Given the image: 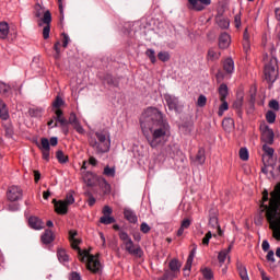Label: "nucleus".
<instances>
[{"label":"nucleus","mask_w":280,"mask_h":280,"mask_svg":"<svg viewBox=\"0 0 280 280\" xmlns=\"http://www.w3.org/2000/svg\"><path fill=\"white\" fill-rule=\"evenodd\" d=\"M141 130L151 148L163 145L170 137V124L156 107H149L140 117Z\"/></svg>","instance_id":"f257e3e1"},{"label":"nucleus","mask_w":280,"mask_h":280,"mask_svg":"<svg viewBox=\"0 0 280 280\" xmlns=\"http://www.w3.org/2000/svg\"><path fill=\"white\" fill-rule=\"evenodd\" d=\"M269 206L266 209V220L269 228L273 231V237L280 242V182L276 185L275 190L270 194Z\"/></svg>","instance_id":"f03ea898"},{"label":"nucleus","mask_w":280,"mask_h":280,"mask_svg":"<svg viewBox=\"0 0 280 280\" xmlns=\"http://www.w3.org/2000/svg\"><path fill=\"white\" fill-rule=\"evenodd\" d=\"M70 242L73 250H78L80 261H82L83 264H86L88 270L94 273L100 272L101 264L97 257L95 255H91L86 249L81 250L80 246H78L80 244V240L71 238Z\"/></svg>","instance_id":"7ed1b4c3"},{"label":"nucleus","mask_w":280,"mask_h":280,"mask_svg":"<svg viewBox=\"0 0 280 280\" xmlns=\"http://www.w3.org/2000/svg\"><path fill=\"white\" fill-rule=\"evenodd\" d=\"M89 144L97 154H106L110 150V133L106 130L96 131L89 138Z\"/></svg>","instance_id":"20e7f679"},{"label":"nucleus","mask_w":280,"mask_h":280,"mask_svg":"<svg viewBox=\"0 0 280 280\" xmlns=\"http://www.w3.org/2000/svg\"><path fill=\"white\" fill-rule=\"evenodd\" d=\"M118 236L125 246V250L129 255H132V257H137L138 259H141V257H143V249H141L140 245H136L135 242H132V238H130L128 232L120 230Z\"/></svg>","instance_id":"39448f33"},{"label":"nucleus","mask_w":280,"mask_h":280,"mask_svg":"<svg viewBox=\"0 0 280 280\" xmlns=\"http://www.w3.org/2000/svg\"><path fill=\"white\" fill-rule=\"evenodd\" d=\"M277 75H279V70H277V58H271L270 61L265 65L264 78L270 86L277 82Z\"/></svg>","instance_id":"423d86ee"},{"label":"nucleus","mask_w":280,"mask_h":280,"mask_svg":"<svg viewBox=\"0 0 280 280\" xmlns=\"http://www.w3.org/2000/svg\"><path fill=\"white\" fill-rule=\"evenodd\" d=\"M43 24L45 25L43 28V38L47 40V38H49V33L51 32V12H44L43 18L38 21L39 27H42Z\"/></svg>","instance_id":"0eeeda50"},{"label":"nucleus","mask_w":280,"mask_h":280,"mask_svg":"<svg viewBox=\"0 0 280 280\" xmlns=\"http://www.w3.org/2000/svg\"><path fill=\"white\" fill-rule=\"evenodd\" d=\"M260 132H261V140L265 143H269V145H272V143H275V131H272V129H270L268 125L261 124Z\"/></svg>","instance_id":"6e6552de"},{"label":"nucleus","mask_w":280,"mask_h":280,"mask_svg":"<svg viewBox=\"0 0 280 280\" xmlns=\"http://www.w3.org/2000/svg\"><path fill=\"white\" fill-rule=\"evenodd\" d=\"M7 198L10 202H16L23 198V189L19 186H10L7 191Z\"/></svg>","instance_id":"1a4fd4ad"},{"label":"nucleus","mask_w":280,"mask_h":280,"mask_svg":"<svg viewBox=\"0 0 280 280\" xmlns=\"http://www.w3.org/2000/svg\"><path fill=\"white\" fill-rule=\"evenodd\" d=\"M164 100L166 102V105L168 106V110H175V113H178L180 110V101L178 97L172 94H164Z\"/></svg>","instance_id":"9d476101"},{"label":"nucleus","mask_w":280,"mask_h":280,"mask_svg":"<svg viewBox=\"0 0 280 280\" xmlns=\"http://www.w3.org/2000/svg\"><path fill=\"white\" fill-rule=\"evenodd\" d=\"M190 10L202 12L207 5H211V0H188Z\"/></svg>","instance_id":"9b49d317"},{"label":"nucleus","mask_w":280,"mask_h":280,"mask_svg":"<svg viewBox=\"0 0 280 280\" xmlns=\"http://www.w3.org/2000/svg\"><path fill=\"white\" fill-rule=\"evenodd\" d=\"M38 148L43 154L44 161H49V154H50V150H51V147L49 144V139L42 138L40 144H38Z\"/></svg>","instance_id":"f8f14e48"},{"label":"nucleus","mask_w":280,"mask_h":280,"mask_svg":"<svg viewBox=\"0 0 280 280\" xmlns=\"http://www.w3.org/2000/svg\"><path fill=\"white\" fill-rule=\"evenodd\" d=\"M52 202L55 203L56 213H58L59 215H67L69 211V206L65 201H56V199H54Z\"/></svg>","instance_id":"ddd939ff"},{"label":"nucleus","mask_w":280,"mask_h":280,"mask_svg":"<svg viewBox=\"0 0 280 280\" xmlns=\"http://www.w3.org/2000/svg\"><path fill=\"white\" fill-rule=\"evenodd\" d=\"M209 225L212 229H217L219 235H222V229L220 228V223H218V213L215 210H210Z\"/></svg>","instance_id":"4468645a"},{"label":"nucleus","mask_w":280,"mask_h":280,"mask_svg":"<svg viewBox=\"0 0 280 280\" xmlns=\"http://www.w3.org/2000/svg\"><path fill=\"white\" fill-rule=\"evenodd\" d=\"M231 45V35L228 33H222L219 37L220 49H226Z\"/></svg>","instance_id":"2eb2a0df"},{"label":"nucleus","mask_w":280,"mask_h":280,"mask_svg":"<svg viewBox=\"0 0 280 280\" xmlns=\"http://www.w3.org/2000/svg\"><path fill=\"white\" fill-rule=\"evenodd\" d=\"M28 224L32 229H35L37 231H40V229L45 228V223L38 217H31L28 219Z\"/></svg>","instance_id":"dca6fc26"},{"label":"nucleus","mask_w":280,"mask_h":280,"mask_svg":"<svg viewBox=\"0 0 280 280\" xmlns=\"http://www.w3.org/2000/svg\"><path fill=\"white\" fill-rule=\"evenodd\" d=\"M163 153L165 154V156L174 159V156L178 154V147H176V144H168L167 147L164 148Z\"/></svg>","instance_id":"f3484780"},{"label":"nucleus","mask_w":280,"mask_h":280,"mask_svg":"<svg viewBox=\"0 0 280 280\" xmlns=\"http://www.w3.org/2000/svg\"><path fill=\"white\" fill-rule=\"evenodd\" d=\"M124 215H125V219L130 222L131 224H137L138 222V218H137V213H135V211L126 208L124 210Z\"/></svg>","instance_id":"a211bd4d"},{"label":"nucleus","mask_w":280,"mask_h":280,"mask_svg":"<svg viewBox=\"0 0 280 280\" xmlns=\"http://www.w3.org/2000/svg\"><path fill=\"white\" fill-rule=\"evenodd\" d=\"M0 119L8 121L10 119V113H8V105L0 98Z\"/></svg>","instance_id":"6ab92c4d"},{"label":"nucleus","mask_w":280,"mask_h":280,"mask_svg":"<svg viewBox=\"0 0 280 280\" xmlns=\"http://www.w3.org/2000/svg\"><path fill=\"white\" fill-rule=\"evenodd\" d=\"M220 56L221 54L218 51V49L209 48L206 58L207 60L214 62V60H220Z\"/></svg>","instance_id":"aec40b11"},{"label":"nucleus","mask_w":280,"mask_h":280,"mask_svg":"<svg viewBox=\"0 0 280 280\" xmlns=\"http://www.w3.org/2000/svg\"><path fill=\"white\" fill-rule=\"evenodd\" d=\"M218 93H219L220 102H224V100H226V97H229V86L226 84L222 83L218 89Z\"/></svg>","instance_id":"412c9836"},{"label":"nucleus","mask_w":280,"mask_h":280,"mask_svg":"<svg viewBox=\"0 0 280 280\" xmlns=\"http://www.w3.org/2000/svg\"><path fill=\"white\" fill-rule=\"evenodd\" d=\"M9 34H10V25H8V22H0V38L2 40H5Z\"/></svg>","instance_id":"4be33fe9"},{"label":"nucleus","mask_w":280,"mask_h":280,"mask_svg":"<svg viewBox=\"0 0 280 280\" xmlns=\"http://www.w3.org/2000/svg\"><path fill=\"white\" fill-rule=\"evenodd\" d=\"M223 69L226 73H233V71H235V62L233 61V59H225L223 62Z\"/></svg>","instance_id":"5701e85b"},{"label":"nucleus","mask_w":280,"mask_h":280,"mask_svg":"<svg viewBox=\"0 0 280 280\" xmlns=\"http://www.w3.org/2000/svg\"><path fill=\"white\" fill-rule=\"evenodd\" d=\"M205 161H207V155H205V150L200 148L195 156V163L203 165Z\"/></svg>","instance_id":"b1692460"},{"label":"nucleus","mask_w":280,"mask_h":280,"mask_svg":"<svg viewBox=\"0 0 280 280\" xmlns=\"http://www.w3.org/2000/svg\"><path fill=\"white\" fill-rule=\"evenodd\" d=\"M231 250H233V243H231L226 249L219 253L218 259L220 264H224V261H226V255H229Z\"/></svg>","instance_id":"393cba45"},{"label":"nucleus","mask_w":280,"mask_h":280,"mask_svg":"<svg viewBox=\"0 0 280 280\" xmlns=\"http://www.w3.org/2000/svg\"><path fill=\"white\" fill-rule=\"evenodd\" d=\"M42 242L44 244H51V242H54V232H51V230H45L42 235Z\"/></svg>","instance_id":"a878e982"},{"label":"nucleus","mask_w":280,"mask_h":280,"mask_svg":"<svg viewBox=\"0 0 280 280\" xmlns=\"http://www.w3.org/2000/svg\"><path fill=\"white\" fill-rule=\"evenodd\" d=\"M43 113H45V110L43 108H30L28 109L30 117H35L36 119H40V117H43Z\"/></svg>","instance_id":"bb28decb"},{"label":"nucleus","mask_w":280,"mask_h":280,"mask_svg":"<svg viewBox=\"0 0 280 280\" xmlns=\"http://www.w3.org/2000/svg\"><path fill=\"white\" fill-rule=\"evenodd\" d=\"M200 272L206 280H212L213 279V270L209 267H203L200 269Z\"/></svg>","instance_id":"cd10ccee"},{"label":"nucleus","mask_w":280,"mask_h":280,"mask_svg":"<svg viewBox=\"0 0 280 280\" xmlns=\"http://www.w3.org/2000/svg\"><path fill=\"white\" fill-rule=\"evenodd\" d=\"M176 272L172 271L171 269L165 270L164 275L159 278L158 280H174L176 279Z\"/></svg>","instance_id":"c85d7f7f"},{"label":"nucleus","mask_w":280,"mask_h":280,"mask_svg":"<svg viewBox=\"0 0 280 280\" xmlns=\"http://www.w3.org/2000/svg\"><path fill=\"white\" fill-rule=\"evenodd\" d=\"M168 268H170L171 271H173L177 275H178V272H180V264L176 259H173V260L170 261Z\"/></svg>","instance_id":"c756f323"},{"label":"nucleus","mask_w":280,"mask_h":280,"mask_svg":"<svg viewBox=\"0 0 280 280\" xmlns=\"http://www.w3.org/2000/svg\"><path fill=\"white\" fill-rule=\"evenodd\" d=\"M56 159L59 161V163H68L69 156L62 152V150H58L56 153Z\"/></svg>","instance_id":"7c9ffc66"},{"label":"nucleus","mask_w":280,"mask_h":280,"mask_svg":"<svg viewBox=\"0 0 280 280\" xmlns=\"http://www.w3.org/2000/svg\"><path fill=\"white\" fill-rule=\"evenodd\" d=\"M222 126L225 130H231V128L235 126V120H233V118H224L222 121Z\"/></svg>","instance_id":"2f4dec72"},{"label":"nucleus","mask_w":280,"mask_h":280,"mask_svg":"<svg viewBox=\"0 0 280 280\" xmlns=\"http://www.w3.org/2000/svg\"><path fill=\"white\" fill-rule=\"evenodd\" d=\"M237 269H238V275L242 280H250V279H248V271L246 270V267L240 265L237 267Z\"/></svg>","instance_id":"473e14b6"},{"label":"nucleus","mask_w":280,"mask_h":280,"mask_svg":"<svg viewBox=\"0 0 280 280\" xmlns=\"http://www.w3.org/2000/svg\"><path fill=\"white\" fill-rule=\"evenodd\" d=\"M145 56L149 57L152 65L156 63V52L154 51V49H152V48L147 49Z\"/></svg>","instance_id":"72a5a7b5"},{"label":"nucleus","mask_w":280,"mask_h":280,"mask_svg":"<svg viewBox=\"0 0 280 280\" xmlns=\"http://www.w3.org/2000/svg\"><path fill=\"white\" fill-rule=\"evenodd\" d=\"M10 91H12V88L4 82H0V93L2 95H10Z\"/></svg>","instance_id":"f704fd0d"},{"label":"nucleus","mask_w":280,"mask_h":280,"mask_svg":"<svg viewBox=\"0 0 280 280\" xmlns=\"http://www.w3.org/2000/svg\"><path fill=\"white\" fill-rule=\"evenodd\" d=\"M57 257L59 261H69V255H67V252L65 249H58Z\"/></svg>","instance_id":"c9c22d12"},{"label":"nucleus","mask_w":280,"mask_h":280,"mask_svg":"<svg viewBox=\"0 0 280 280\" xmlns=\"http://www.w3.org/2000/svg\"><path fill=\"white\" fill-rule=\"evenodd\" d=\"M221 105L219 106L218 115L219 117H222L224 115V112L229 108V102L226 100L221 101Z\"/></svg>","instance_id":"e433bc0d"},{"label":"nucleus","mask_w":280,"mask_h":280,"mask_svg":"<svg viewBox=\"0 0 280 280\" xmlns=\"http://www.w3.org/2000/svg\"><path fill=\"white\" fill-rule=\"evenodd\" d=\"M264 202H268V190L262 191V203L260 205V207L262 209L261 212L264 213V211H265V218H266V208L265 207H270V203L265 205Z\"/></svg>","instance_id":"4c0bfd02"},{"label":"nucleus","mask_w":280,"mask_h":280,"mask_svg":"<svg viewBox=\"0 0 280 280\" xmlns=\"http://www.w3.org/2000/svg\"><path fill=\"white\" fill-rule=\"evenodd\" d=\"M101 224H115V218L110 215H103L100 219Z\"/></svg>","instance_id":"58836bf2"},{"label":"nucleus","mask_w":280,"mask_h":280,"mask_svg":"<svg viewBox=\"0 0 280 280\" xmlns=\"http://www.w3.org/2000/svg\"><path fill=\"white\" fill-rule=\"evenodd\" d=\"M266 120L268 124H275V121H277V114L272 110H268L266 114Z\"/></svg>","instance_id":"ea45409f"},{"label":"nucleus","mask_w":280,"mask_h":280,"mask_svg":"<svg viewBox=\"0 0 280 280\" xmlns=\"http://www.w3.org/2000/svg\"><path fill=\"white\" fill-rule=\"evenodd\" d=\"M262 152H265V154H267V156H269V159H272V156H275V149H272L268 144L262 145Z\"/></svg>","instance_id":"a19ab883"},{"label":"nucleus","mask_w":280,"mask_h":280,"mask_svg":"<svg viewBox=\"0 0 280 280\" xmlns=\"http://www.w3.org/2000/svg\"><path fill=\"white\" fill-rule=\"evenodd\" d=\"M83 180L85 183V185H88V187H93V174L92 173H86L83 176Z\"/></svg>","instance_id":"79ce46f5"},{"label":"nucleus","mask_w":280,"mask_h":280,"mask_svg":"<svg viewBox=\"0 0 280 280\" xmlns=\"http://www.w3.org/2000/svg\"><path fill=\"white\" fill-rule=\"evenodd\" d=\"M103 174L109 178H115V167L105 166Z\"/></svg>","instance_id":"37998d69"},{"label":"nucleus","mask_w":280,"mask_h":280,"mask_svg":"<svg viewBox=\"0 0 280 280\" xmlns=\"http://www.w3.org/2000/svg\"><path fill=\"white\" fill-rule=\"evenodd\" d=\"M158 58H159V60H161V62H167V61H170V52H167V51H160L158 54Z\"/></svg>","instance_id":"c03bdc74"},{"label":"nucleus","mask_w":280,"mask_h":280,"mask_svg":"<svg viewBox=\"0 0 280 280\" xmlns=\"http://www.w3.org/2000/svg\"><path fill=\"white\" fill-rule=\"evenodd\" d=\"M63 202L69 207L75 202V198H73V192H68Z\"/></svg>","instance_id":"a18cd8bd"},{"label":"nucleus","mask_w":280,"mask_h":280,"mask_svg":"<svg viewBox=\"0 0 280 280\" xmlns=\"http://www.w3.org/2000/svg\"><path fill=\"white\" fill-rule=\"evenodd\" d=\"M197 106H199V108H205V106H207V96L205 95H199L198 100H197Z\"/></svg>","instance_id":"49530a36"},{"label":"nucleus","mask_w":280,"mask_h":280,"mask_svg":"<svg viewBox=\"0 0 280 280\" xmlns=\"http://www.w3.org/2000/svg\"><path fill=\"white\" fill-rule=\"evenodd\" d=\"M240 159L241 161H248V149L246 148L240 149Z\"/></svg>","instance_id":"de8ad7c7"},{"label":"nucleus","mask_w":280,"mask_h":280,"mask_svg":"<svg viewBox=\"0 0 280 280\" xmlns=\"http://www.w3.org/2000/svg\"><path fill=\"white\" fill-rule=\"evenodd\" d=\"M61 106H65V101L60 96H57L52 102V108H60Z\"/></svg>","instance_id":"09e8293b"},{"label":"nucleus","mask_w":280,"mask_h":280,"mask_svg":"<svg viewBox=\"0 0 280 280\" xmlns=\"http://www.w3.org/2000/svg\"><path fill=\"white\" fill-rule=\"evenodd\" d=\"M218 25L219 27H221L222 30H228L230 22L226 19H219L218 20Z\"/></svg>","instance_id":"8fccbe9b"},{"label":"nucleus","mask_w":280,"mask_h":280,"mask_svg":"<svg viewBox=\"0 0 280 280\" xmlns=\"http://www.w3.org/2000/svg\"><path fill=\"white\" fill-rule=\"evenodd\" d=\"M78 122V116H75V113H71L68 119V124H70V126H74Z\"/></svg>","instance_id":"3c124183"},{"label":"nucleus","mask_w":280,"mask_h":280,"mask_svg":"<svg viewBox=\"0 0 280 280\" xmlns=\"http://www.w3.org/2000/svg\"><path fill=\"white\" fill-rule=\"evenodd\" d=\"M61 36H62V39H61L62 40V47L65 49H67V47L69 46V40H70L69 35H67V33H62Z\"/></svg>","instance_id":"603ef678"},{"label":"nucleus","mask_w":280,"mask_h":280,"mask_svg":"<svg viewBox=\"0 0 280 280\" xmlns=\"http://www.w3.org/2000/svg\"><path fill=\"white\" fill-rule=\"evenodd\" d=\"M211 237H213V234H211V232L209 231L202 238L203 246H209V241L211 240Z\"/></svg>","instance_id":"864d4df0"},{"label":"nucleus","mask_w":280,"mask_h":280,"mask_svg":"<svg viewBox=\"0 0 280 280\" xmlns=\"http://www.w3.org/2000/svg\"><path fill=\"white\" fill-rule=\"evenodd\" d=\"M57 121L60 124L61 128H67V126H69V120H67L65 116H61V118H57Z\"/></svg>","instance_id":"5fc2aeb1"},{"label":"nucleus","mask_w":280,"mask_h":280,"mask_svg":"<svg viewBox=\"0 0 280 280\" xmlns=\"http://www.w3.org/2000/svg\"><path fill=\"white\" fill-rule=\"evenodd\" d=\"M269 108H272L273 110H279V102L277 100H271L269 102Z\"/></svg>","instance_id":"6e6d98bb"},{"label":"nucleus","mask_w":280,"mask_h":280,"mask_svg":"<svg viewBox=\"0 0 280 280\" xmlns=\"http://www.w3.org/2000/svg\"><path fill=\"white\" fill-rule=\"evenodd\" d=\"M74 130L79 132V135H84V128L80 126V121L72 125Z\"/></svg>","instance_id":"4d7b16f0"},{"label":"nucleus","mask_w":280,"mask_h":280,"mask_svg":"<svg viewBox=\"0 0 280 280\" xmlns=\"http://www.w3.org/2000/svg\"><path fill=\"white\" fill-rule=\"evenodd\" d=\"M243 49L245 54H248V51H250V40H243Z\"/></svg>","instance_id":"13d9d810"},{"label":"nucleus","mask_w":280,"mask_h":280,"mask_svg":"<svg viewBox=\"0 0 280 280\" xmlns=\"http://www.w3.org/2000/svg\"><path fill=\"white\" fill-rule=\"evenodd\" d=\"M189 226H191V221L189 219H184L182 221L180 228L182 229H189Z\"/></svg>","instance_id":"bf43d9fd"},{"label":"nucleus","mask_w":280,"mask_h":280,"mask_svg":"<svg viewBox=\"0 0 280 280\" xmlns=\"http://www.w3.org/2000/svg\"><path fill=\"white\" fill-rule=\"evenodd\" d=\"M104 81L109 84V85H113L115 84V79H113V75L110 74H106L105 78H104Z\"/></svg>","instance_id":"052dcab7"},{"label":"nucleus","mask_w":280,"mask_h":280,"mask_svg":"<svg viewBox=\"0 0 280 280\" xmlns=\"http://www.w3.org/2000/svg\"><path fill=\"white\" fill-rule=\"evenodd\" d=\"M267 261H271L272 264H275L276 259H275V252L273 250L268 252Z\"/></svg>","instance_id":"680f3d73"},{"label":"nucleus","mask_w":280,"mask_h":280,"mask_svg":"<svg viewBox=\"0 0 280 280\" xmlns=\"http://www.w3.org/2000/svg\"><path fill=\"white\" fill-rule=\"evenodd\" d=\"M140 231H141L142 233H150V225H148V223H142V224L140 225Z\"/></svg>","instance_id":"e2e57ef3"},{"label":"nucleus","mask_w":280,"mask_h":280,"mask_svg":"<svg viewBox=\"0 0 280 280\" xmlns=\"http://www.w3.org/2000/svg\"><path fill=\"white\" fill-rule=\"evenodd\" d=\"M113 213V209L109 206H104L103 215H110Z\"/></svg>","instance_id":"0e129e2a"},{"label":"nucleus","mask_w":280,"mask_h":280,"mask_svg":"<svg viewBox=\"0 0 280 280\" xmlns=\"http://www.w3.org/2000/svg\"><path fill=\"white\" fill-rule=\"evenodd\" d=\"M192 264H194V260L187 258L186 265L184 267L185 272H187V270H191Z\"/></svg>","instance_id":"69168bd1"},{"label":"nucleus","mask_w":280,"mask_h":280,"mask_svg":"<svg viewBox=\"0 0 280 280\" xmlns=\"http://www.w3.org/2000/svg\"><path fill=\"white\" fill-rule=\"evenodd\" d=\"M233 108H235L236 110H240L242 108V100L234 102Z\"/></svg>","instance_id":"338daca9"},{"label":"nucleus","mask_w":280,"mask_h":280,"mask_svg":"<svg viewBox=\"0 0 280 280\" xmlns=\"http://www.w3.org/2000/svg\"><path fill=\"white\" fill-rule=\"evenodd\" d=\"M71 280H82V278L80 277V273L74 271L71 273Z\"/></svg>","instance_id":"774afa93"}]
</instances>
